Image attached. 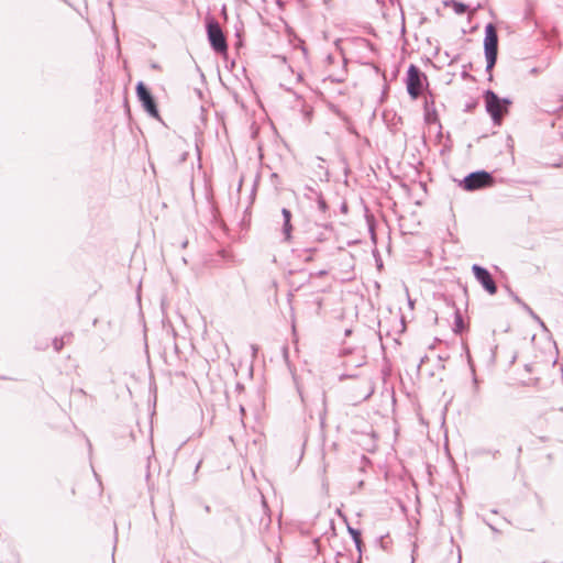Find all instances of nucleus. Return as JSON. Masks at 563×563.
<instances>
[{"label": "nucleus", "instance_id": "obj_14", "mask_svg": "<svg viewBox=\"0 0 563 563\" xmlns=\"http://www.w3.org/2000/svg\"><path fill=\"white\" fill-rule=\"evenodd\" d=\"M64 338H55L53 340V347L56 352H60L62 349L64 347Z\"/></svg>", "mask_w": 563, "mask_h": 563}, {"label": "nucleus", "instance_id": "obj_25", "mask_svg": "<svg viewBox=\"0 0 563 563\" xmlns=\"http://www.w3.org/2000/svg\"><path fill=\"white\" fill-rule=\"evenodd\" d=\"M201 463H202V461H199V462L197 463V465H196V467H195V472H198V470H199V467H200Z\"/></svg>", "mask_w": 563, "mask_h": 563}, {"label": "nucleus", "instance_id": "obj_1", "mask_svg": "<svg viewBox=\"0 0 563 563\" xmlns=\"http://www.w3.org/2000/svg\"><path fill=\"white\" fill-rule=\"evenodd\" d=\"M486 112L495 125H501L503 119L509 113L512 103L509 98H500L494 90L487 89L483 93Z\"/></svg>", "mask_w": 563, "mask_h": 563}, {"label": "nucleus", "instance_id": "obj_15", "mask_svg": "<svg viewBox=\"0 0 563 563\" xmlns=\"http://www.w3.org/2000/svg\"><path fill=\"white\" fill-rule=\"evenodd\" d=\"M347 531L352 538V540H356L357 538H361L362 533L358 529L356 528H352V527H347Z\"/></svg>", "mask_w": 563, "mask_h": 563}, {"label": "nucleus", "instance_id": "obj_5", "mask_svg": "<svg viewBox=\"0 0 563 563\" xmlns=\"http://www.w3.org/2000/svg\"><path fill=\"white\" fill-rule=\"evenodd\" d=\"M206 29L211 48L219 54L227 53L228 43L219 22L214 19H208Z\"/></svg>", "mask_w": 563, "mask_h": 563}, {"label": "nucleus", "instance_id": "obj_16", "mask_svg": "<svg viewBox=\"0 0 563 563\" xmlns=\"http://www.w3.org/2000/svg\"><path fill=\"white\" fill-rule=\"evenodd\" d=\"M282 216H283V221H291V218H292V213L289 209L287 208H283L282 209Z\"/></svg>", "mask_w": 563, "mask_h": 563}, {"label": "nucleus", "instance_id": "obj_18", "mask_svg": "<svg viewBox=\"0 0 563 563\" xmlns=\"http://www.w3.org/2000/svg\"><path fill=\"white\" fill-rule=\"evenodd\" d=\"M507 291L509 294V296L519 305V303H522V300L520 297H518V295L516 292H514L511 290V288L507 287Z\"/></svg>", "mask_w": 563, "mask_h": 563}, {"label": "nucleus", "instance_id": "obj_7", "mask_svg": "<svg viewBox=\"0 0 563 563\" xmlns=\"http://www.w3.org/2000/svg\"><path fill=\"white\" fill-rule=\"evenodd\" d=\"M136 97L144 109V111L152 118L158 119L159 111L155 100V97L148 89V87L143 82L139 81L135 87Z\"/></svg>", "mask_w": 563, "mask_h": 563}, {"label": "nucleus", "instance_id": "obj_11", "mask_svg": "<svg viewBox=\"0 0 563 563\" xmlns=\"http://www.w3.org/2000/svg\"><path fill=\"white\" fill-rule=\"evenodd\" d=\"M465 329V323L463 321V318H462V314L460 312L459 309L455 310V313H454V328H453V331L456 333V334H460L464 331Z\"/></svg>", "mask_w": 563, "mask_h": 563}, {"label": "nucleus", "instance_id": "obj_4", "mask_svg": "<svg viewBox=\"0 0 563 563\" xmlns=\"http://www.w3.org/2000/svg\"><path fill=\"white\" fill-rule=\"evenodd\" d=\"M333 231V225L329 221L308 222L303 230L305 240L307 243H322L331 239Z\"/></svg>", "mask_w": 563, "mask_h": 563}, {"label": "nucleus", "instance_id": "obj_22", "mask_svg": "<svg viewBox=\"0 0 563 563\" xmlns=\"http://www.w3.org/2000/svg\"><path fill=\"white\" fill-rule=\"evenodd\" d=\"M528 314L533 318L534 320H537L540 324L543 325V322L541 321V319L539 318L538 314L534 313V311L531 309V312H528Z\"/></svg>", "mask_w": 563, "mask_h": 563}, {"label": "nucleus", "instance_id": "obj_8", "mask_svg": "<svg viewBox=\"0 0 563 563\" xmlns=\"http://www.w3.org/2000/svg\"><path fill=\"white\" fill-rule=\"evenodd\" d=\"M472 272L476 280L489 295H495L497 292L496 282L494 280L490 272L487 268L478 264H474L472 266Z\"/></svg>", "mask_w": 563, "mask_h": 563}, {"label": "nucleus", "instance_id": "obj_27", "mask_svg": "<svg viewBox=\"0 0 563 563\" xmlns=\"http://www.w3.org/2000/svg\"><path fill=\"white\" fill-rule=\"evenodd\" d=\"M342 210H343V211H346V210H347V207H346V205H345V203H343V206H342Z\"/></svg>", "mask_w": 563, "mask_h": 563}, {"label": "nucleus", "instance_id": "obj_6", "mask_svg": "<svg viewBox=\"0 0 563 563\" xmlns=\"http://www.w3.org/2000/svg\"><path fill=\"white\" fill-rule=\"evenodd\" d=\"M426 81L427 76L424 73H422L415 64L409 65L407 69L406 86L407 92L411 99L416 100L419 98Z\"/></svg>", "mask_w": 563, "mask_h": 563}, {"label": "nucleus", "instance_id": "obj_28", "mask_svg": "<svg viewBox=\"0 0 563 563\" xmlns=\"http://www.w3.org/2000/svg\"><path fill=\"white\" fill-rule=\"evenodd\" d=\"M187 244H188V242H187V241H185V242L183 243V247H186V246H187Z\"/></svg>", "mask_w": 563, "mask_h": 563}, {"label": "nucleus", "instance_id": "obj_9", "mask_svg": "<svg viewBox=\"0 0 563 563\" xmlns=\"http://www.w3.org/2000/svg\"><path fill=\"white\" fill-rule=\"evenodd\" d=\"M444 5L452 8L453 11L459 15L464 14L468 10L467 4H465L461 1H457V0H446V1H444Z\"/></svg>", "mask_w": 563, "mask_h": 563}, {"label": "nucleus", "instance_id": "obj_10", "mask_svg": "<svg viewBox=\"0 0 563 563\" xmlns=\"http://www.w3.org/2000/svg\"><path fill=\"white\" fill-rule=\"evenodd\" d=\"M317 203L318 211L322 214V219H327V214L329 213V206L323 197L322 194L316 195V198L313 200Z\"/></svg>", "mask_w": 563, "mask_h": 563}, {"label": "nucleus", "instance_id": "obj_13", "mask_svg": "<svg viewBox=\"0 0 563 563\" xmlns=\"http://www.w3.org/2000/svg\"><path fill=\"white\" fill-rule=\"evenodd\" d=\"M318 194H321V192H320V191H318V190H316L313 187L308 186V185H307V186H305V194H303V196H305V198H307L308 200L313 201V200H314V198H316V195H318Z\"/></svg>", "mask_w": 563, "mask_h": 563}, {"label": "nucleus", "instance_id": "obj_21", "mask_svg": "<svg viewBox=\"0 0 563 563\" xmlns=\"http://www.w3.org/2000/svg\"><path fill=\"white\" fill-rule=\"evenodd\" d=\"M528 314L533 318L534 320H537L540 324L543 325V322L541 321V319L539 318L538 314L534 313V311L531 309V312H528Z\"/></svg>", "mask_w": 563, "mask_h": 563}, {"label": "nucleus", "instance_id": "obj_24", "mask_svg": "<svg viewBox=\"0 0 563 563\" xmlns=\"http://www.w3.org/2000/svg\"><path fill=\"white\" fill-rule=\"evenodd\" d=\"M487 525L490 528V530L494 531L495 533L499 532V530L496 527H494L493 525H490V523H487Z\"/></svg>", "mask_w": 563, "mask_h": 563}, {"label": "nucleus", "instance_id": "obj_17", "mask_svg": "<svg viewBox=\"0 0 563 563\" xmlns=\"http://www.w3.org/2000/svg\"><path fill=\"white\" fill-rule=\"evenodd\" d=\"M473 393H474V395H477L479 393V382L474 372H473Z\"/></svg>", "mask_w": 563, "mask_h": 563}, {"label": "nucleus", "instance_id": "obj_26", "mask_svg": "<svg viewBox=\"0 0 563 563\" xmlns=\"http://www.w3.org/2000/svg\"><path fill=\"white\" fill-rule=\"evenodd\" d=\"M324 275H327V271H320V272L318 273V276H324Z\"/></svg>", "mask_w": 563, "mask_h": 563}, {"label": "nucleus", "instance_id": "obj_2", "mask_svg": "<svg viewBox=\"0 0 563 563\" xmlns=\"http://www.w3.org/2000/svg\"><path fill=\"white\" fill-rule=\"evenodd\" d=\"M495 184L493 174L484 169L472 172L457 183L459 187L468 192L490 188Z\"/></svg>", "mask_w": 563, "mask_h": 563}, {"label": "nucleus", "instance_id": "obj_3", "mask_svg": "<svg viewBox=\"0 0 563 563\" xmlns=\"http://www.w3.org/2000/svg\"><path fill=\"white\" fill-rule=\"evenodd\" d=\"M484 54L486 58V71L489 74V80L493 79L492 70L496 65L498 57V33L493 23L485 26Z\"/></svg>", "mask_w": 563, "mask_h": 563}, {"label": "nucleus", "instance_id": "obj_20", "mask_svg": "<svg viewBox=\"0 0 563 563\" xmlns=\"http://www.w3.org/2000/svg\"><path fill=\"white\" fill-rule=\"evenodd\" d=\"M356 550L361 553L362 552V537L357 538L356 540H353Z\"/></svg>", "mask_w": 563, "mask_h": 563}, {"label": "nucleus", "instance_id": "obj_23", "mask_svg": "<svg viewBox=\"0 0 563 563\" xmlns=\"http://www.w3.org/2000/svg\"><path fill=\"white\" fill-rule=\"evenodd\" d=\"M519 306L528 313L531 312V308L522 300V303H519Z\"/></svg>", "mask_w": 563, "mask_h": 563}, {"label": "nucleus", "instance_id": "obj_19", "mask_svg": "<svg viewBox=\"0 0 563 563\" xmlns=\"http://www.w3.org/2000/svg\"><path fill=\"white\" fill-rule=\"evenodd\" d=\"M356 550L361 553L362 552V537L357 538L356 540H353Z\"/></svg>", "mask_w": 563, "mask_h": 563}, {"label": "nucleus", "instance_id": "obj_12", "mask_svg": "<svg viewBox=\"0 0 563 563\" xmlns=\"http://www.w3.org/2000/svg\"><path fill=\"white\" fill-rule=\"evenodd\" d=\"M283 234H284V240L289 242L292 238V224H291V221H283Z\"/></svg>", "mask_w": 563, "mask_h": 563}]
</instances>
